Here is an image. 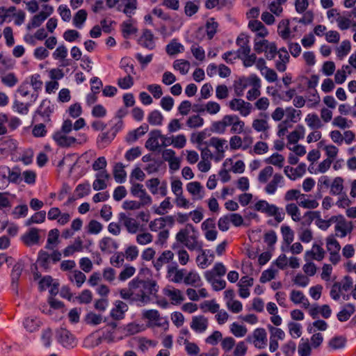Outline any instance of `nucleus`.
Listing matches in <instances>:
<instances>
[{"label":"nucleus","instance_id":"obj_63","mask_svg":"<svg viewBox=\"0 0 356 356\" xmlns=\"http://www.w3.org/2000/svg\"><path fill=\"white\" fill-rule=\"evenodd\" d=\"M172 207L173 206L170 202V197H167L163 201L161 202L160 207L156 209L154 212L158 215H164L166 212V210L171 209Z\"/></svg>","mask_w":356,"mask_h":356},{"label":"nucleus","instance_id":"obj_55","mask_svg":"<svg viewBox=\"0 0 356 356\" xmlns=\"http://www.w3.org/2000/svg\"><path fill=\"white\" fill-rule=\"evenodd\" d=\"M307 124L312 129L321 127V120L316 113H309L305 118Z\"/></svg>","mask_w":356,"mask_h":356},{"label":"nucleus","instance_id":"obj_51","mask_svg":"<svg viewBox=\"0 0 356 356\" xmlns=\"http://www.w3.org/2000/svg\"><path fill=\"white\" fill-rule=\"evenodd\" d=\"M176 70H179L181 74H186L190 68V63L185 60H176L173 63Z\"/></svg>","mask_w":356,"mask_h":356},{"label":"nucleus","instance_id":"obj_10","mask_svg":"<svg viewBox=\"0 0 356 356\" xmlns=\"http://www.w3.org/2000/svg\"><path fill=\"white\" fill-rule=\"evenodd\" d=\"M135 283L139 284L138 286L143 289V292L149 297V295L154 294L157 292V285L155 281L152 280H141L134 278L131 280V284L134 285Z\"/></svg>","mask_w":356,"mask_h":356},{"label":"nucleus","instance_id":"obj_57","mask_svg":"<svg viewBox=\"0 0 356 356\" xmlns=\"http://www.w3.org/2000/svg\"><path fill=\"white\" fill-rule=\"evenodd\" d=\"M284 161V158L282 155L275 153L271 156L267 158L265 160V162L268 164H272L273 165L277 166L279 168H282L283 166V162Z\"/></svg>","mask_w":356,"mask_h":356},{"label":"nucleus","instance_id":"obj_14","mask_svg":"<svg viewBox=\"0 0 356 356\" xmlns=\"http://www.w3.org/2000/svg\"><path fill=\"white\" fill-rule=\"evenodd\" d=\"M128 310V305L122 300H116L114 307L111 311V316L115 320H121L124 318V314Z\"/></svg>","mask_w":356,"mask_h":356},{"label":"nucleus","instance_id":"obj_29","mask_svg":"<svg viewBox=\"0 0 356 356\" xmlns=\"http://www.w3.org/2000/svg\"><path fill=\"white\" fill-rule=\"evenodd\" d=\"M305 134V128L302 125H298L296 129L291 132L287 137L288 142L290 144H296L301 138H303Z\"/></svg>","mask_w":356,"mask_h":356},{"label":"nucleus","instance_id":"obj_3","mask_svg":"<svg viewBox=\"0 0 356 356\" xmlns=\"http://www.w3.org/2000/svg\"><path fill=\"white\" fill-rule=\"evenodd\" d=\"M55 106L48 99L42 101L40 105L37 108L35 113L40 115L44 122L51 121V115L54 113Z\"/></svg>","mask_w":356,"mask_h":356},{"label":"nucleus","instance_id":"obj_40","mask_svg":"<svg viewBox=\"0 0 356 356\" xmlns=\"http://www.w3.org/2000/svg\"><path fill=\"white\" fill-rule=\"evenodd\" d=\"M163 117L158 110L150 112L147 117V121L151 125L159 126L162 124Z\"/></svg>","mask_w":356,"mask_h":356},{"label":"nucleus","instance_id":"obj_38","mask_svg":"<svg viewBox=\"0 0 356 356\" xmlns=\"http://www.w3.org/2000/svg\"><path fill=\"white\" fill-rule=\"evenodd\" d=\"M10 183L19 184L22 181L21 170L17 166L11 170L9 167L6 168Z\"/></svg>","mask_w":356,"mask_h":356},{"label":"nucleus","instance_id":"obj_59","mask_svg":"<svg viewBox=\"0 0 356 356\" xmlns=\"http://www.w3.org/2000/svg\"><path fill=\"white\" fill-rule=\"evenodd\" d=\"M134 83V79L129 74H127V76L123 78H120L118 80V86L123 90L130 88L133 86Z\"/></svg>","mask_w":356,"mask_h":356},{"label":"nucleus","instance_id":"obj_20","mask_svg":"<svg viewBox=\"0 0 356 356\" xmlns=\"http://www.w3.org/2000/svg\"><path fill=\"white\" fill-rule=\"evenodd\" d=\"M204 277L207 281L211 284L214 291L222 290L226 286V282L224 280L216 279L215 277H213L211 272H205Z\"/></svg>","mask_w":356,"mask_h":356},{"label":"nucleus","instance_id":"obj_56","mask_svg":"<svg viewBox=\"0 0 356 356\" xmlns=\"http://www.w3.org/2000/svg\"><path fill=\"white\" fill-rule=\"evenodd\" d=\"M84 321L86 323V324L97 325L102 323V316L99 314H96L93 312H89L86 315Z\"/></svg>","mask_w":356,"mask_h":356},{"label":"nucleus","instance_id":"obj_52","mask_svg":"<svg viewBox=\"0 0 356 356\" xmlns=\"http://www.w3.org/2000/svg\"><path fill=\"white\" fill-rule=\"evenodd\" d=\"M219 307V305L216 303L214 300H206L200 305V308L204 312L209 311L212 314L217 313Z\"/></svg>","mask_w":356,"mask_h":356},{"label":"nucleus","instance_id":"obj_27","mask_svg":"<svg viewBox=\"0 0 356 356\" xmlns=\"http://www.w3.org/2000/svg\"><path fill=\"white\" fill-rule=\"evenodd\" d=\"M56 340L65 348H72L79 341L74 335H56Z\"/></svg>","mask_w":356,"mask_h":356},{"label":"nucleus","instance_id":"obj_30","mask_svg":"<svg viewBox=\"0 0 356 356\" xmlns=\"http://www.w3.org/2000/svg\"><path fill=\"white\" fill-rule=\"evenodd\" d=\"M277 32L279 35L284 40L289 39L291 35V31L289 28V19L282 20L277 27Z\"/></svg>","mask_w":356,"mask_h":356},{"label":"nucleus","instance_id":"obj_12","mask_svg":"<svg viewBox=\"0 0 356 356\" xmlns=\"http://www.w3.org/2000/svg\"><path fill=\"white\" fill-rule=\"evenodd\" d=\"M21 238L26 246L38 244L40 241L38 229L35 227L31 228L26 233L22 236Z\"/></svg>","mask_w":356,"mask_h":356},{"label":"nucleus","instance_id":"obj_18","mask_svg":"<svg viewBox=\"0 0 356 356\" xmlns=\"http://www.w3.org/2000/svg\"><path fill=\"white\" fill-rule=\"evenodd\" d=\"M99 248L104 252L111 254L118 248V243L112 238L104 237L99 242Z\"/></svg>","mask_w":356,"mask_h":356},{"label":"nucleus","instance_id":"obj_50","mask_svg":"<svg viewBox=\"0 0 356 356\" xmlns=\"http://www.w3.org/2000/svg\"><path fill=\"white\" fill-rule=\"evenodd\" d=\"M286 118L292 122H297L300 120L301 111L296 110L291 106L287 107L285 109Z\"/></svg>","mask_w":356,"mask_h":356},{"label":"nucleus","instance_id":"obj_15","mask_svg":"<svg viewBox=\"0 0 356 356\" xmlns=\"http://www.w3.org/2000/svg\"><path fill=\"white\" fill-rule=\"evenodd\" d=\"M190 325L194 332L202 333L204 332L208 327V320L204 316H193Z\"/></svg>","mask_w":356,"mask_h":356},{"label":"nucleus","instance_id":"obj_39","mask_svg":"<svg viewBox=\"0 0 356 356\" xmlns=\"http://www.w3.org/2000/svg\"><path fill=\"white\" fill-rule=\"evenodd\" d=\"M232 118L231 126V132L233 134H241L243 132L245 123L243 121L241 120L238 116L236 115H229Z\"/></svg>","mask_w":356,"mask_h":356},{"label":"nucleus","instance_id":"obj_19","mask_svg":"<svg viewBox=\"0 0 356 356\" xmlns=\"http://www.w3.org/2000/svg\"><path fill=\"white\" fill-rule=\"evenodd\" d=\"M163 293L165 296L170 298L172 303L174 305L180 304L184 298L180 290L175 289L173 287H166L163 289Z\"/></svg>","mask_w":356,"mask_h":356},{"label":"nucleus","instance_id":"obj_21","mask_svg":"<svg viewBox=\"0 0 356 356\" xmlns=\"http://www.w3.org/2000/svg\"><path fill=\"white\" fill-rule=\"evenodd\" d=\"M265 213L268 216H273L277 223L283 221L285 216L283 209L279 208L275 204H269Z\"/></svg>","mask_w":356,"mask_h":356},{"label":"nucleus","instance_id":"obj_9","mask_svg":"<svg viewBox=\"0 0 356 356\" xmlns=\"http://www.w3.org/2000/svg\"><path fill=\"white\" fill-rule=\"evenodd\" d=\"M118 220L126 227L127 232L131 234H135L138 232L139 228V223L137 221L126 215L124 213H120L118 215Z\"/></svg>","mask_w":356,"mask_h":356},{"label":"nucleus","instance_id":"obj_36","mask_svg":"<svg viewBox=\"0 0 356 356\" xmlns=\"http://www.w3.org/2000/svg\"><path fill=\"white\" fill-rule=\"evenodd\" d=\"M285 209L287 214L291 216L293 221L299 222L300 220V211L295 203L287 204Z\"/></svg>","mask_w":356,"mask_h":356},{"label":"nucleus","instance_id":"obj_24","mask_svg":"<svg viewBox=\"0 0 356 356\" xmlns=\"http://www.w3.org/2000/svg\"><path fill=\"white\" fill-rule=\"evenodd\" d=\"M139 284L135 283L134 285L131 284V281L129 282V286L131 288L132 292H134L137 294V296L134 297V301L135 302H141L145 303L147 302L149 297L147 296V294H145L143 292V289H142V287L138 286Z\"/></svg>","mask_w":356,"mask_h":356},{"label":"nucleus","instance_id":"obj_34","mask_svg":"<svg viewBox=\"0 0 356 356\" xmlns=\"http://www.w3.org/2000/svg\"><path fill=\"white\" fill-rule=\"evenodd\" d=\"M37 261L38 264L45 270H47L50 268L51 259L50 255L47 252L42 250H40L38 252Z\"/></svg>","mask_w":356,"mask_h":356},{"label":"nucleus","instance_id":"obj_61","mask_svg":"<svg viewBox=\"0 0 356 356\" xmlns=\"http://www.w3.org/2000/svg\"><path fill=\"white\" fill-rule=\"evenodd\" d=\"M120 67L124 69L127 74H135L136 72L134 70V66L131 63V58H122L120 60Z\"/></svg>","mask_w":356,"mask_h":356},{"label":"nucleus","instance_id":"obj_16","mask_svg":"<svg viewBox=\"0 0 356 356\" xmlns=\"http://www.w3.org/2000/svg\"><path fill=\"white\" fill-rule=\"evenodd\" d=\"M148 129L149 126L145 123L143 124L137 129L131 131L127 134L125 138L126 142L129 144L136 142L140 136L146 134Z\"/></svg>","mask_w":356,"mask_h":356},{"label":"nucleus","instance_id":"obj_22","mask_svg":"<svg viewBox=\"0 0 356 356\" xmlns=\"http://www.w3.org/2000/svg\"><path fill=\"white\" fill-rule=\"evenodd\" d=\"M115 137L110 131L103 132L97 138V145L99 149H104L108 146Z\"/></svg>","mask_w":356,"mask_h":356},{"label":"nucleus","instance_id":"obj_41","mask_svg":"<svg viewBox=\"0 0 356 356\" xmlns=\"http://www.w3.org/2000/svg\"><path fill=\"white\" fill-rule=\"evenodd\" d=\"M172 248L175 251L177 250V254L179 263L181 265H186L189 260V255L186 250L180 248V245L179 243H174L172 246Z\"/></svg>","mask_w":356,"mask_h":356},{"label":"nucleus","instance_id":"obj_64","mask_svg":"<svg viewBox=\"0 0 356 356\" xmlns=\"http://www.w3.org/2000/svg\"><path fill=\"white\" fill-rule=\"evenodd\" d=\"M87 228V231L89 234H97L102 231L103 225L96 220H91L88 222Z\"/></svg>","mask_w":356,"mask_h":356},{"label":"nucleus","instance_id":"obj_11","mask_svg":"<svg viewBox=\"0 0 356 356\" xmlns=\"http://www.w3.org/2000/svg\"><path fill=\"white\" fill-rule=\"evenodd\" d=\"M53 139L56 144L61 147H71L76 142V139L72 136H67L62 131H56L53 135Z\"/></svg>","mask_w":356,"mask_h":356},{"label":"nucleus","instance_id":"obj_33","mask_svg":"<svg viewBox=\"0 0 356 356\" xmlns=\"http://www.w3.org/2000/svg\"><path fill=\"white\" fill-rule=\"evenodd\" d=\"M277 54L280 60L276 61L275 67L279 72H283L286 70V63L289 62L290 56L289 52L285 54L277 52Z\"/></svg>","mask_w":356,"mask_h":356},{"label":"nucleus","instance_id":"obj_31","mask_svg":"<svg viewBox=\"0 0 356 356\" xmlns=\"http://www.w3.org/2000/svg\"><path fill=\"white\" fill-rule=\"evenodd\" d=\"M124 166L122 163H118L114 167L113 176L116 182L123 183L126 180L127 172L124 169Z\"/></svg>","mask_w":356,"mask_h":356},{"label":"nucleus","instance_id":"obj_25","mask_svg":"<svg viewBox=\"0 0 356 356\" xmlns=\"http://www.w3.org/2000/svg\"><path fill=\"white\" fill-rule=\"evenodd\" d=\"M184 282L186 285L198 287L202 285V281L199 274L193 270L185 275Z\"/></svg>","mask_w":356,"mask_h":356},{"label":"nucleus","instance_id":"obj_47","mask_svg":"<svg viewBox=\"0 0 356 356\" xmlns=\"http://www.w3.org/2000/svg\"><path fill=\"white\" fill-rule=\"evenodd\" d=\"M351 49V44L350 42L348 40H343L339 47L337 49V55L340 59L343 58L346 56Z\"/></svg>","mask_w":356,"mask_h":356},{"label":"nucleus","instance_id":"obj_6","mask_svg":"<svg viewBox=\"0 0 356 356\" xmlns=\"http://www.w3.org/2000/svg\"><path fill=\"white\" fill-rule=\"evenodd\" d=\"M187 227L193 232L191 235L188 234V242L186 243V247L190 250H202L203 243L202 241H198V232L196 231L195 227L192 224H187Z\"/></svg>","mask_w":356,"mask_h":356},{"label":"nucleus","instance_id":"obj_53","mask_svg":"<svg viewBox=\"0 0 356 356\" xmlns=\"http://www.w3.org/2000/svg\"><path fill=\"white\" fill-rule=\"evenodd\" d=\"M353 124L351 120H348L346 118L339 115L334 118L332 121V125L334 127H339L340 129L349 128Z\"/></svg>","mask_w":356,"mask_h":356},{"label":"nucleus","instance_id":"obj_7","mask_svg":"<svg viewBox=\"0 0 356 356\" xmlns=\"http://www.w3.org/2000/svg\"><path fill=\"white\" fill-rule=\"evenodd\" d=\"M353 227L351 222H347L343 216L339 215V220L334 227L336 235L341 238L345 237L353 231Z\"/></svg>","mask_w":356,"mask_h":356},{"label":"nucleus","instance_id":"obj_46","mask_svg":"<svg viewBox=\"0 0 356 356\" xmlns=\"http://www.w3.org/2000/svg\"><path fill=\"white\" fill-rule=\"evenodd\" d=\"M281 232L283 240L286 245H290L294 239V232L288 225H283L281 227Z\"/></svg>","mask_w":356,"mask_h":356},{"label":"nucleus","instance_id":"obj_48","mask_svg":"<svg viewBox=\"0 0 356 356\" xmlns=\"http://www.w3.org/2000/svg\"><path fill=\"white\" fill-rule=\"evenodd\" d=\"M326 247L329 252H337L340 251L341 245L333 235L326 238Z\"/></svg>","mask_w":356,"mask_h":356},{"label":"nucleus","instance_id":"obj_32","mask_svg":"<svg viewBox=\"0 0 356 356\" xmlns=\"http://www.w3.org/2000/svg\"><path fill=\"white\" fill-rule=\"evenodd\" d=\"M248 85L249 80L245 77H241L237 81H235L234 88L236 96H243V92Z\"/></svg>","mask_w":356,"mask_h":356},{"label":"nucleus","instance_id":"obj_26","mask_svg":"<svg viewBox=\"0 0 356 356\" xmlns=\"http://www.w3.org/2000/svg\"><path fill=\"white\" fill-rule=\"evenodd\" d=\"M290 300L295 304H303L305 308H307L309 306L308 299L300 291L293 290L290 294Z\"/></svg>","mask_w":356,"mask_h":356},{"label":"nucleus","instance_id":"obj_58","mask_svg":"<svg viewBox=\"0 0 356 356\" xmlns=\"http://www.w3.org/2000/svg\"><path fill=\"white\" fill-rule=\"evenodd\" d=\"M1 82L3 85L13 88L18 82V79L13 72H10L1 77Z\"/></svg>","mask_w":356,"mask_h":356},{"label":"nucleus","instance_id":"obj_28","mask_svg":"<svg viewBox=\"0 0 356 356\" xmlns=\"http://www.w3.org/2000/svg\"><path fill=\"white\" fill-rule=\"evenodd\" d=\"M355 309L353 304L348 303L337 314V318L341 322L348 321L351 315L354 314Z\"/></svg>","mask_w":356,"mask_h":356},{"label":"nucleus","instance_id":"obj_37","mask_svg":"<svg viewBox=\"0 0 356 356\" xmlns=\"http://www.w3.org/2000/svg\"><path fill=\"white\" fill-rule=\"evenodd\" d=\"M218 23L214 18H210L206 23L205 29L208 40H211L217 32Z\"/></svg>","mask_w":356,"mask_h":356},{"label":"nucleus","instance_id":"obj_54","mask_svg":"<svg viewBox=\"0 0 356 356\" xmlns=\"http://www.w3.org/2000/svg\"><path fill=\"white\" fill-rule=\"evenodd\" d=\"M16 7L10 6L6 8L3 6L0 7V24H3L8 17H13V13H15Z\"/></svg>","mask_w":356,"mask_h":356},{"label":"nucleus","instance_id":"obj_23","mask_svg":"<svg viewBox=\"0 0 356 356\" xmlns=\"http://www.w3.org/2000/svg\"><path fill=\"white\" fill-rule=\"evenodd\" d=\"M149 135V138L145 143V147L151 151H155L159 147L158 139L161 137V131L159 130L152 131Z\"/></svg>","mask_w":356,"mask_h":356},{"label":"nucleus","instance_id":"obj_35","mask_svg":"<svg viewBox=\"0 0 356 356\" xmlns=\"http://www.w3.org/2000/svg\"><path fill=\"white\" fill-rule=\"evenodd\" d=\"M346 341L343 335H334L329 341V346L332 349L342 348L345 346Z\"/></svg>","mask_w":356,"mask_h":356},{"label":"nucleus","instance_id":"obj_2","mask_svg":"<svg viewBox=\"0 0 356 356\" xmlns=\"http://www.w3.org/2000/svg\"><path fill=\"white\" fill-rule=\"evenodd\" d=\"M24 264L22 260L17 261L13 266L10 273V288L16 293H18L19 281L24 270Z\"/></svg>","mask_w":356,"mask_h":356},{"label":"nucleus","instance_id":"obj_42","mask_svg":"<svg viewBox=\"0 0 356 356\" xmlns=\"http://www.w3.org/2000/svg\"><path fill=\"white\" fill-rule=\"evenodd\" d=\"M174 273V277L172 278V282L175 283H180L185 277L186 270L185 268L177 270V266L175 267L170 268L168 269V273L171 274Z\"/></svg>","mask_w":356,"mask_h":356},{"label":"nucleus","instance_id":"obj_49","mask_svg":"<svg viewBox=\"0 0 356 356\" xmlns=\"http://www.w3.org/2000/svg\"><path fill=\"white\" fill-rule=\"evenodd\" d=\"M90 186L88 182L79 184L75 188V193L78 198H82L90 194Z\"/></svg>","mask_w":356,"mask_h":356},{"label":"nucleus","instance_id":"obj_62","mask_svg":"<svg viewBox=\"0 0 356 356\" xmlns=\"http://www.w3.org/2000/svg\"><path fill=\"white\" fill-rule=\"evenodd\" d=\"M137 29L130 22H124L122 24V32L124 38H128L131 35L136 33Z\"/></svg>","mask_w":356,"mask_h":356},{"label":"nucleus","instance_id":"obj_8","mask_svg":"<svg viewBox=\"0 0 356 356\" xmlns=\"http://www.w3.org/2000/svg\"><path fill=\"white\" fill-rule=\"evenodd\" d=\"M138 43L148 50H153L156 47L154 34L149 29L143 31L142 35L138 40Z\"/></svg>","mask_w":356,"mask_h":356},{"label":"nucleus","instance_id":"obj_13","mask_svg":"<svg viewBox=\"0 0 356 356\" xmlns=\"http://www.w3.org/2000/svg\"><path fill=\"white\" fill-rule=\"evenodd\" d=\"M232 118L229 115H225L221 120L213 122L211 124V131L220 134L225 132L226 128L231 126Z\"/></svg>","mask_w":356,"mask_h":356},{"label":"nucleus","instance_id":"obj_45","mask_svg":"<svg viewBox=\"0 0 356 356\" xmlns=\"http://www.w3.org/2000/svg\"><path fill=\"white\" fill-rule=\"evenodd\" d=\"M343 179L337 177L334 178L332 184L330 185V193L333 195H340L343 189Z\"/></svg>","mask_w":356,"mask_h":356},{"label":"nucleus","instance_id":"obj_43","mask_svg":"<svg viewBox=\"0 0 356 356\" xmlns=\"http://www.w3.org/2000/svg\"><path fill=\"white\" fill-rule=\"evenodd\" d=\"M165 50L168 54L172 56L182 52L184 48L181 43L173 40L166 46Z\"/></svg>","mask_w":356,"mask_h":356},{"label":"nucleus","instance_id":"obj_4","mask_svg":"<svg viewBox=\"0 0 356 356\" xmlns=\"http://www.w3.org/2000/svg\"><path fill=\"white\" fill-rule=\"evenodd\" d=\"M205 145L214 147L216 149L217 155L216 161H219L225 156V149L228 148L227 140L225 139L212 137L209 141H205Z\"/></svg>","mask_w":356,"mask_h":356},{"label":"nucleus","instance_id":"obj_5","mask_svg":"<svg viewBox=\"0 0 356 356\" xmlns=\"http://www.w3.org/2000/svg\"><path fill=\"white\" fill-rule=\"evenodd\" d=\"M229 107L232 111H238L243 116L248 115L252 109V105L249 102H245L242 99H233L229 102Z\"/></svg>","mask_w":356,"mask_h":356},{"label":"nucleus","instance_id":"obj_1","mask_svg":"<svg viewBox=\"0 0 356 356\" xmlns=\"http://www.w3.org/2000/svg\"><path fill=\"white\" fill-rule=\"evenodd\" d=\"M79 341L83 343V346L86 348H92L97 346L103 341L111 343L113 341L112 335H81Z\"/></svg>","mask_w":356,"mask_h":356},{"label":"nucleus","instance_id":"obj_17","mask_svg":"<svg viewBox=\"0 0 356 356\" xmlns=\"http://www.w3.org/2000/svg\"><path fill=\"white\" fill-rule=\"evenodd\" d=\"M325 256V250L321 245L314 243L311 250L305 252V260L315 259L316 261H321Z\"/></svg>","mask_w":356,"mask_h":356},{"label":"nucleus","instance_id":"obj_44","mask_svg":"<svg viewBox=\"0 0 356 356\" xmlns=\"http://www.w3.org/2000/svg\"><path fill=\"white\" fill-rule=\"evenodd\" d=\"M87 12L86 10L81 9L79 10L74 16L73 18V24L74 25L78 28L81 29L83 23L86 22L87 19Z\"/></svg>","mask_w":356,"mask_h":356},{"label":"nucleus","instance_id":"obj_60","mask_svg":"<svg viewBox=\"0 0 356 356\" xmlns=\"http://www.w3.org/2000/svg\"><path fill=\"white\" fill-rule=\"evenodd\" d=\"M109 124H111L110 131L112 134H114L115 137L117 134L121 131L124 128V122L123 120H115L112 119L109 121Z\"/></svg>","mask_w":356,"mask_h":356}]
</instances>
